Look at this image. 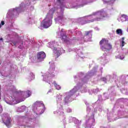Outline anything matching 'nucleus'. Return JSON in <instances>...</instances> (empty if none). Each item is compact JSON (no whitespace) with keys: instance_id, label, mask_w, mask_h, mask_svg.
Segmentation results:
<instances>
[{"instance_id":"1","label":"nucleus","mask_w":128,"mask_h":128,"mask_svg":"<svg viewBox=\"0 0 128 128\" xmlns=\"http://www.w3.org/2000/svg\"><path fill=\"white\" fill-rule=\"evenodd\" d=\"M110 16L104 10L93 12L92 14L80 18V24L82 26L94 22H100L104 18H109Z\"/></svg>"},{"instance_id":"2","label":"nucleus","mask_w":128,"mask_h":128,"mask_svg":"<svg viewBox=\"0 0 128 128\" xmlns=\"http://www.w3.org/2000/svg\"><path fill=\"white\" fill-rule=\"evenodd\" d=\"M100 44L101 50H103V52H106L104 54V56H108V54H110L108 52H110L112 48V44L108 43V40L102 39L100 42Z\"/></svg>"},{"instance_id":"3","label":"nucleus","mask_w":128,"mask_h":128,"mask_svg":"<svg viewBox=\"0 0 128 128\" xmlns=\"http://www.w3.org/2000/svg\"><path fill=\"white\" fill-rule=\"evenodd\" d=\"M92 30L85 31L80 33V44H82L84 42H92Z\"/></svg>"},{"instance_id":"4","label":"nucleus","mask_w":128,"mask_h":128,"mask_svg":"<svg viewBox=\"0 0 128 128\" xmlns=\"http://www.w3.org/2000/svg\"><path fill=\"white\" fill-rule=\"evenodd\" d=\"M52 14H50V12L48 13L46 18L42 21L41 23L42 28H48L52 26Z\"/></svg>"},{"instance_id":"5","label":"nucleus","mask_w":128,"mask_h":128,"mask_svg":"<svg viewBox=\"0 0 128 128\" xmlns=\"http://www.w3.org/2000/svg\"><path fill=\"white\" fill-rule=\"evenodd\" d=\"M98 68V66H94L92 70L88 72L84 76V78L82 79V82H88V80L94 75V74L96 72Z\"/></svg>"},{"instance_id":"6","label":"nucleus","mask_w":128,"mask_h":128,"mask_svg":"<svg viewBox=\"0 0 128 128\" xmlns=\"http://www.w3.org/2000/svg\"><path fill=\"white\" fill-rule=\"evenodd\" d=\"M96 124V120H94V114L92 113L90 116L86 120V128H94Z\"/></svg>"},{"instance_id":"7","label":"nucleus","mask_w":128,"mask_h":128,"mask_svg":"<svg viewBox=\"0 0 128 128\" xmlns=\"http://www.w3.org/2000/svg\"><path fill=\"white\" fill-rule=\"evenodd\" d=\"M46 57V54L44 52H40L37 54V59L39 62H42Z\"/></svg>"},{"instance_id":"8","label":"nucleus","mask_w":128,"mask_h":128,"mask_svg":"<svg viewBox=\"0 0 128 128\" xmlns=\"http://www.w3.org/2000/svg\"><path fill=\"white\" fill-rule=\"evenodd\" d=\"M112 78V75L108 74L105 77L101 78V80L104 82V84H108V82H110V80Z\"/></svg>"},{"instance_id":"9","label":"nucleus","mask_w":128,"mask_h":128,"mask_svg":"<svg viewBox=\"0 0 128 128\" xmlns=\"http://www.w3.org/2000/svg\"><path fill=\"white\" fill-rule=\"evenodd\" d=\"M96 0H80V6H84L86 4H88L94 2H96Z\"/></svg>"},{"instance_id":"10","label":"nucleus","mask_w":128,"mask_h":128,"mask_svg":"<svg viewBox=\"0 0 128 128\" xmlns=\"http://www.w3.org/2000/svg\"><path fill=\"white\" fill-rule=\"evenodd\" d=\"M117 20L119 22H128V16L126 14H122L121 16L119 18H118Z\"/></svg>"},{"instance_id":"11","label":"nucleus","mask_w":128,"mask_h":128,"mask_svg":"<svg viewBox=\"0 0 128 128\" xmlns=\"http://www.w3.org/2000/svg\"><path fill=\"white\" fill-rule=\"evenodd\" d=\"M104 96L105 99L102 98V95H98L97 102H102V100H108V98H110V96H106V93L104 94Z\"/></svg>"},{"instance_id":"12","label":"nucleus","mask_w":128,"mask_h":128,"mask_svg":"<svg viewBox=\"0 0 128 128\" xmlns=\"http://www.w3.org/2000/svg\"><path fill=\"white\" fill-rule=\"evenodd\" d=\"M85 104H86L87 108H86V112L88 114V115L86 116L87 118L88 116H88V114H90V112L92 111V106H90V104H88V102L86 101H84Z\"/></svg>"},{"instance_id":"13","label":"nucleus","mask_w":128,"mask_h":128,"mask_svg":"<svg viewBox=\"0 0 128 128\" xmlns=\"http://www.w3.org/2000/svg\"><path fill=\"white\" fill-rule=\"evenodd\" d=\"M80 90V87L78 86H74L72 90H71L70 92V96H72L73 94H74L76 92H78V90Z\"/></svg>"},{"instance_id":"14","label":"nucleus","mask_w":128,"mask_h":128,"mask_svg":"<svg viewBox=\"0 0 128 128\" xmlns=\"http://www.w3.org/2000/svg\"><path fill=\"white\" fill-rule=\"evenodd\" d=\"M104 4H114L116 0H102Z\"/></svg>"},{"instance_id":"15","label":"nucleus","mask_w":128,"mask_h":128,"mask_svg":"<svg viewBox=\"0 0 128 128\" xmlns=\"http://www.w3.org/2000/svg\"><path fill=\"white\" fill-rule=\"evenodd\" d=\"M98 110L100 112H102V106H99L98 107L94 108V112L96 114L98 112Z\"/></svg>"},{"instance_id":"16","label":"nucleus","mask_w":128,"mask_h":128,"mask_svg":"<svg viewBox=\"0 0 128 128\" xmlns=\"http://www.w3.org/2000/svg\"><path fill=\"white\" fill-rule=\"evenodd\" d=\"M108 90L110 92H112V94H114V86H109L108 88ZM113 92V94H112Z\"/></svg>"},{"instance_id":"17","label":"nucleus","mask_w":128,"mask_h":128,"mask_svg":"<svg viewBox=\"0 0 128 128\" xmlns=\"http://www.w3.org/2000/svg\"><path fill=\"white\" fill-rule=\"evenodd\" d=\"M62 40H63L64 42H68L66 35L65 34H63V35H62Z\"/></svg>"},{"instance_id":"18","label":"nucleus","mask_w":128,"mask_h":128,"mask_svg":"<svg viewBox=\"0 0 128 128\" xmlns=\"http://www.w3.org/2000/svg\"><path fill=\"white\" fill-rule=\"evenodd\" d=\"M88 92V89L86 88V85H82L81 86V92Z\"/></svg>"},{"instance_id":"19","label":"nucleus","mask_w":128,"mask_h":128,"mask_svg":"<svg viewBox=\"0 0 128 128\" xmlns=\"http://www.w3.org/2000/svg\"><path fill=\"white\" fill-rule=\"evenodd\" d=\"M124 44H126V42H124V37H122L120 41V46L122 48V46H124Z\"/></svg>"},{"instance_id":"20","label":"nucleus","mask_w":128,"mask_h":128,"mask_svg":"<svg viewBox=\"0 0 128 128\" xmlns=\"http://www.w3.org/2000/svg\"><path fill=\"white\" fill-rule=\"evenodd\" d=\"M116 34L118 36H122V30L120 28L117 29L116 30Z\"/></svg>"},{"instance_id":"21","label":"nucleus","mask_w":128,"mask_h":128,"mask_svg":"<svg viewBox=\"0 0 128 128\" xmlns=\"http://www.w3.org/2000/svg\"><path fill=\"white\" fill-rule=\"evenodd\" d=\"M120 92H122V94H126V96H128V90L122 88L120 90Z\"/></svg>"},{"instance_id":"22","label":"nucleus","mask_w":128,"mask_h":128,"mask_svg":"<svg viewBox=\"0 0 128 128\" xmlns=\"http://www.w3.org/2000/svg\"><path fill=\"white\" fill-rule=\"evenodd\" d=\"M92 92H93V94H97L98 92H100V88H96V89H93L92 90Z\"/></svg>"},{"instance_id":"23","label":"nucleus","mask_w":128,"mask_h":128,"mask_svg":"<svg viewBox=\"0 0 128 128\" xmlns=\"http://www.w3.org/2000/svg\"><path fill=\"white\" fill-rule=\"evenodd\" d=\"M116 58H119V60H124V55H118L116 56Z\"/></svg>"},{"instance_id":"24","label":"nucleus","mask_w":128,"mask_h":128,"mask_svg":"<svg viewBox=\"0 0 128 128\" xmlns=\"http://www.w3.org/2000/svg\"><path fill=\"white\" fill-rule=\"evenodd\" d=\"M6 126L8 127L10 126V120L8 119L6 120V122H4Z\"/></svg>"},{"instance_id":"25","label":"nucleus","mask_w":128,"mask_h":128,"mask_svg":"<svg viewBox=\"0 0 128 128\" xmlns=\"http://www.w3.org/2000/svg\"><path fill=\"white\" fill-rule=\"evenodd\" d=\"M122 52L123 53V54H124L125 56H128V49H122Z\"/></svg>"},{"instance_id":"26","label":"nucleus","mask_w":128,"mask_h":128,"mask_svg":"<svg viewBox=\"0 0 128 128\" xmlns=\"http://www.w3.org/2000/svg\"><path fill=\"white\" fill-rule=\"evenodd\" d=\"M107 118H108V120H112V113L108 112Z\"/></svg>"},{"instance_id":"27","label":"nucleus","mask_w":128,"mask_h":128,"mask_svg":"<svg viewBox=\"0 0 128 128\" xmlns=\"http://www.w3.org/2000/svg\"><path fill=\"white\" fill-rule=\"evenodd\" d=\"M54 86L55 88H56V90H60V85L56 84V82H54Z\"/></svg>"},{"instance_id":"28","label":"nucleus","mask_w":128,"mask_h":128,"mask_svg":"<svg viewBox=\"0 0 128 128\" xmlns=\"http://www.w3.org/2000/svg\"><path fill=\"white\" fill-rule=\"evenodd\" d=\"M122 114V112L121 111H118V115L119 116V118L118 117H116V120H118V118H122V117H120V114Z\"/></svg>"},{"instance_id":"29","label":"nucleus","mask_w":128,"mask_h":128,"mask_svg":"<svg viewBox=\"0 0 128 128\" xmlns=\"http://www.w3.org/2000/svg\"><path fill=\"white\" fill-rule=\"evenodd\" d=\"M10 42H11L10 44H13L14 46H16V44H18V42L14 41L12 40H10Z\"/></svg>"},{"instance_id":"30","label":"nucleus","mask_w":128,"mask_h":128,"mask_svg":"<svg viewBox=\"0 0 128 128\" xmlns=\"http://www.w3.org/2000/svg\"><path fill=\"white\" fill-rule=\"evenodd\" d=\"M26 92L27 94V98H29V96H30L32 92L30 90H27Z\"/></svg>"},{"instance_id":"31","label":"nucleus","mask_w":128,"mask_h":128,"mask_svg":"<svg viewBox=\"0 0 128 128\" xmlns=\"http://www.w3.org/2000/svg\"><path fill=\"white\" fill-rule=\"evenodd\" d=\"M104 69V68H102V67H100V76H102V70Z\"/></svg>"},{"instance_id":"32","label":"nucleus","mask_w":128,"mask_h":128,"mask_svg":"<svg viewBox=\"0 0 128 128\" xmlns=\"http://www.w3.org/2000/svg\"><path fill=\"white\" fill-rule=\"evenodd\" d=\"M124 98H122L120 99H118V100H117L116 102H124Z\"/></svg>"},{"instance_id":"33","label":"nucleus","mask_w":128,"mask_h":128,"mask_svg":"<svg viewBox=\"0 0 128 128\" xmlns=\"http://www.w3.org/2000/svg\"><path fill=\"white\" fill-rule=\"evenodd\" d=\"M116 76H116V74L114 73V74H112V78H116Z\"/></svg>"},{"instance_id":"34","label":"nucleus","mask_w":128,"mask_h":128,"mask_svg":"<svg viewBox=\"0 0 128 128\" xmlns=\"http://www.w3.org/2000/svg\"><path fill=\"white\" fill-rule=\"evenodd\" d=\"M2 106L0 104V114H2Z\"/></svg>"},{"instance_id":"35","label":"nucleus","mask_w":128,"mask_h":128,"mask_svg":"<svg viewBox=\"0 0 128 128\" xmlns=\"http://www.w3.org/2000/svg\"><path fill=\"white\" fill-rule=\"evenodd\" d=\"M4 21H2L0 25L4 26Z\"/></svg>"},{"instance_id":"36","label":"nucleus","mask_w":128,"mask_h":128,"mask_svg":"<svg viewBox=\"0 0 128 128\" xmlns=\"http://www.w3.org/2000/svg\"><path fill=\"white\" fill-rule=\"evenodd\" d=\"M84 76V72H80V76H81V78H82V76Z\"/></svg>"},{"instance_id":"37","label":"nucleus","mask_w":128,"mask_h":128,"mask_svg":"<svg viewBox=\"0 0 128 128\" xmlns=\"http://www.w3.org/2000/svg\"><path fill=\"white\" fill-rule=\"evenodd\" d=\"M68 112H72V110H70V109H68Z\"/></svg>"},{"instance_id":"38","label":"nucleus","mask_w":128,"mask_h":128,"mask_svg":"<svg viewBox=\"0 0 128 128\" xmlns=\"http://www.w3.org/2000/svg\"><path fill=\"white\" fill-rule=\"evenodd\" d=\"M80 58H82V60H84V58H86V57H84V56H81Z\"/></svg>"},{"instance_id":"39","label":"nucleus","mask_w":128,"mask_h":128,"mask_svg":"<svg viewBox=\"0 0 128 128\" xmlns=\"http://www.w3.org/2000/svg\"><path fill=\"white\" fill-rule=\"evenodd\" d=\"M0 90H1V88H0V100H2V96H1V93H0Z\"/></svg>"},{"instance_id":"40","label":"nucleus","mask_w":128,"mask_h":128,"mask_svg":"<svg viewBox=\"0 0 128 128\" xmlns=\"http://www.w3.org/2000/svg\"><path fill=\"white\" fill-rule=\"evenodd\" d=\"M123 118H128V114H127L126 115H125L124 116H123Z\"/></svg>"},{"instance_id":"41","label":"nucleus","mask_w":128,"mask_h":128,"mask_svg":"<svg viewBox=\"0 0 128 128\" xmlns=\"http://www.w3.org/2000/svg\"><path fill=\"white\" fill-rule=\"evenodd\" d=\"M60 56V52L57 53V56L56 58H58V56Z\"/></svg>"},{"instance_id":"42","label":"nucleus","mask_w":128,"mask_h":128,"mask_svg":"<svg viewBox=\"0 0 128 128\" xmlns=\"http://www.w3.org/2000/svg\"><path fill=\"white\" fill-rule=\"evenodd\" d=\"M124 105H121L120 106V108H124Z\"/></svg>"},{"instance_id":"43","label":"nucleus","mask_w":128,"mask_h":128,"mask_svg":"<svg viewBox=\"0 0 128 128\" xmlns=\"http://www.w3.org/2000/svg\"><path fill=\"white\" fill-rule=\"evenodd\" d=\"M100 128H106V127H104V126H100Z\"/></svg>"},{"instance_id":"44","label":"nucleus","mask_w":128,"mask_h":128,"mask_svg":"<svg viewBox=\"0 0 128 128\" xmlns=\"http://www.w3.org/2000/svg\"><path fill=\"white\" fill-rule=\"evenodd\" d=\"M92 68V64L89 65V68Z\"/></svg>"},{"instance_id":"45","label":"nucleus","mask_w":128,"mask_h":128,"mask_svg":"<svg viewBox=\"0 0 128 128\" xmlns=\"http://www.w3.org/2000/svg\"><path fill=\"white\" fill-rule=\"evenodd\" d=\"M108 62V60H105V62Z\"/></svg>"},{"instance_id":"46","label":"nucleus","mask_w":128,"mask_h":128,"mask_svg":"<svg viewBox=\"0 0 128 128\" xmlns=\"http://www.w3.org/2000/svg\"><path fill=\"white\" fill-rule=\"evenodd\" d=\"M57 2H60V0H57Z\"/></svg>"},{"instance_id":"47","label":"nucleus","mask_w":128,"mask_h":128,"mask_svg":"<svg viewBox=\"0 0 128 128\" xmlns=\"http://www.w3.org/2000/svg\"><path fill=\"white\" fill-rule=\"evenodd\" d=\"M3 38H0V40H2Z\"/></svg>"},{"instance_id":"48","label":"nucleus","mask_w":128,"mask_h":128,"mask_svg":"<svg viewBox=\"0 0 128 128\" xmlns=\"http://www.w3.org/2000/svg\"><path fill=\"white\" fill-rule=\"evenodd\" d=\"M49 44H50V46H52V43H50Z\"/></svg>"},{"instance_id":"49","label":"nucleus","mask_w":128,"mask_h":128,"mask_svg":"<svg viewBox=\"0 0 128 128\" xmlns=\"http://www.w3.org/2000/svg\"><path fill=\"white\" fill-rule=\"evenodd\" d=\"M124 100H128V98H125Z\"/></svg>"},{"instance_id":"50","label":"nucleus","mask_w":128,"mask_h":128,"mask_svg":"<svg viewBox=\"0 0 128 128\" xmlns=\"http://www.w3.org/2000/svg\"><path fill=\"white\" fill-rule=\"evenodd\" d=\"M1 27H2V25L0 24V28Z\"/></svg>"},{"instance_id":"51","label":"nucleus","mask_w":128,"mask_h":128,"mask_svg":"<svg viewBox=\"0 0 128 128\" xmlns=\"http://www.w3.org/2000/svg\"><path fill=\"white\" fill-rule=\"evenodd\" d=\"M104 60H106V58H104Z\"/></svg>"},{"instance_id":"52","label":"nucleus","mask_w":128,"mask_h":128,"mask_svg":"<svg viewBox=\"0 0 128 128\" xmlns=\"http://www.w3.org/2000/svg\"><path fill=\"white\" fill-rule=\"evenodd\" d=\"M62 32V30H61V32Z\"/></svg>"},{"instance_id":"53","label":"nucleus","mask_w":128,"mask_h":128,"mask_svg":"<svg viewBox=\"0 0 128 128\" xmlns=\"http://www.w3.org/2000/svg\"><path fill=\"white\" fill-rule=\"evenodd\" d=\"M82 52H81V56H82Z\"/></svg>"},{"instance_id":"54","label":"nucleus","mask_w":128,"mask_h":128,"mask_svg":"<svg viewBox=\"0 0 128 128\" xmlns=\"http://www.w3.org/2000/svg\"><path fill=\"white\" fill-rule=\"evenodd\" d=\"M107 112H108V110L107 109Z\"/></svg>"},{"instance_id":"55","label":"nucleus","mask_w":128,"mask_h":128,"mask_svg":"<svg viewBox=\"0 0 128 128\" xmlns=\"http://www.w3.org/2000/svg\"><path fill=\"white\" fill-rule=\"evenodd\" d=\"M50 48H52V46H50Z\"/></svg>"},{"instance_id":"56","label":"nucleus","mask_w":128,"mask_h":128,"mask_svg":"<svg viewBox=\"0 0 128 128\" xmlns=\"http://www.w3.org/2000/svg\"><path fill=\"white\" fill-rule=\"evenodd\" d=\"M124 114H126V112H124Z\"/></svg>"},{"instance_id":"57","label":"nucleus","mask_w":128,"mask_h":128,"mask_svg":"<svg viewBox=\"0 0 128 128\" xmlns=\"http://www.w3.org/2000/svg\"><path fill=\"white\" fill-rule=\"evenodd\" d=\"M113 116H114L113 115Z\"/></svg>"}]
</instances>
